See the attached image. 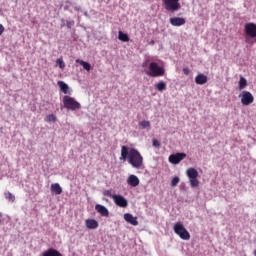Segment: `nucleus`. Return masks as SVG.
<instances>
[{"mask_svg": "<svg viewBox=\"0 0 256 256\" xmlns=\"http://www.w3.org/2000/svg\"><path fill=\"white\" fill-rule=\"evenodd\" d=\"M121 160L128 161L133 168L140 169L143 166V156L135 149L128 146H122L121 149Z\"/></svg>", "mask_w": 256, "mask_h": 256, "instance_id": "1", "label": "nucleus"}, {"mask_svg": "<svg viewBox=\"0 0 256 256\" xmlns=\"http://www.w3.org/2000/svg\"><path fill=\"white\" fill-rule=\"evenodd\" d=\"M146 75L152 78L162 77L165 75V68L160 66L157 62H150V64H148Z\"/></svg>", "mask_w": 256, "mask_h": 256, "instance_id": "2", "label": "nucleus"}, {"mask_svg": "<svg viewBox=\"0 0 256 256\" xmlns=\"http://www.w3.org/2000/svg\"><path fill=\"white\" fill-rule=\"evenodd\" d=\"M181 0H162V6L170 13L178 12L181 9Z\"/></svg>", "mask_w": 256, "mask_h": 256, "instance_id": "3", "label": "nucleus"}, {"mask_svg": "<svg viewBox=\"0 0 256 256\" xmlns=\"http://www.w3.org/2000/svg\"><path fill=\"white\" fill-rule=\"evenodd\" d=\"M174 233L179 235L184 241H189V239H191L190 233L181 222H176V224H174Z\"/></svg>", "mask_w": 256, "mask_h": 256, "instance_id": "4", "label": "nucleus"}, {"mask_svg": "<svg viewBox=\"0 0 256 256\" xmlns=\"http://www.w3.org/2000/svg\"><path fill=\"white\" fill-rule=\"evenodd\" d=\"M186 176H188V180L190 181V186H192V188L199 186V172L195 168H189L186 170Z\"/></svg>", "mask_w": 256, "mask_h": 256, "instance_id": "5", "label": "nucleus"}, {"mask_svg": "<svg viewBox=\"0 0 256 256\" xmlns=\"http://www.w3.org/2000/svg\"><path fill=\"white\" fill-rule=\"evenodd\" d=\"M64 107L71 111H76L81 108V104L77 102L73 97L64 96L63 98Z\"/></svg>", "mask_w": 256, "mask_h": 256, "instance_id": "6", "label": "nucleus"}, {"mask_svg": "<svg viewBox=\"0 0 256 256\" xmlns=\"http://www.w3.org/2000/svg\"><path fill=\"white\" fill-rule=\"evenodd\" d=\"M239 97L241 98V104L243 106H249L254 102V96L249 91H242Z\"/></svg>", "mask_w": 256, "mask_h": 256, "instance_id": "7", "label": "nucleus"}, {"mask_svg": "<svg viewBox=\"0 0 256 256\" xmlns=\"http://www.w3.org/2000/svg\"><path fill=\"white\" fill-rule=\"evenodd\" d=\"M244 32L247 36L251 38L256 37V24L255 23H246L244 26Z\"/></svg>", "mask_w": 256, "mask_h": 256, "instance_id": "8", "label": "nucleus"}, {"mask_svg": "<svg viewBox=\"0 0 256 256\" xmlns=\"http://www.w3.org/2000/svg\"><path fill=\"white\" fill-rule=\"evenodd\" d=\"M186 154L185 153H176V154H172L170 155V157H168V161H170V163L176 165L179 164L182 160H184L186 158Z\"/></svg>", "mask_w": 256, "mask_h": 256, "instance_id": "9", "label": "nucleus"}, {"mask_svg": "<svg viewBox=\"0 0 256 256\" xmlns=\"http://www.w3.org/2000/svg\"><path fill=\"white\" fill-rule=\"evenodd\" d=\"M113 200H114V202L116 203V205H118V206H120V207H123V208H125V207H127L128 206V201H127V199L124 197V196H122V195H114L113 196Z\"/></svg>", "mask_w": 256, "mask_h": 256, "instance_id": "10", "label": "nucleus"}, {"mask_svg": "<svg viewBox=\"0 0 256 256\" xmlns=\"http://www.w3.org/2000/svg\"><path fill=\"white\" fill-rule=\"evenodd\" d=\"M186 24V20L181 17H172L170 18V25L174 27H180Z\"/></svg>", "mask_w": 256, "mask_h": 256, "instance_id": "11", "label": "nucleus"}, {"mask_svg": "<svg viewBox=\"0 0 256 256\" xmlns=\"http://www.w3.org/2000/svg\"><path fill=\"white\" fill-rule=\"evenodd\" d=\"M124 219L130 224L133 225L134 227H137V225H139V222L137 220V217H134L132 214L130 213H126L124 215Z\"/></svg>", "mask_w": 256, "mask_h": 256, "instance_id": "12", "label": "nucleus"}, {"mask_svg": "<svg viewBox=\"0 0 256 256\" xmlns=\"http://www.w3.org/2000/svg\"><path fill=\"white\" fill-rule=\"evenodd\" d=\"M85 225H86L87 229H92V230L98 229V227H99V223L95 219H87L85 221Z\"/></svg>", "mask_w": 256, "mask_h": 256, "instance_id": "13", "label": "nucleus"}, {"mask_svg": "<svg viewBox=\"0 0 256 256\" xmlns=\"http://www.w3.org/2000/svg\"><path fill=\"white\" fill-rule=\"evenodd\" d=\"M95 209L97 210L98 213L101 214V216H103V217L109 216V210L105 206H103L101 204H97L95 206Z\"/></svg>", "mask_w": 256, "mask_h": 256, "instance_id": "14", "label": "nucleus"}, {"mask_svg": "<svg viewBox=\"0 0 256 256\" xmlns=\"http://www.w3.org/2000/svg\"><path fill=\"white\" fill-rule=\"evenodd\" d=\"M127 183L132 187H136L139 185L140 180L136 175H130L127 180Z\"/></svg>", "mask_w": 256, "mask_h": 256, "instance_id": "15", "label": "nucleus"}, {"mask_svg": "<svg viewBox=\"0 0 256 256\" xmlns=\"http://www.w3.org/2000/svg\"><path fill=\"white\" fill-rule=\"evenodd\" d=\"M43 256H63L58 250L54 248H49L43 252Z\"/></svg>", "mask_w": 256, "mask_h": 256, "instance_id": "16", "label": "nucleus"}, {"mask_svg": "<svg viewBox=\"0 0 256 256\" xmlns=\"http://www.w3.org/2000/svg\"><path fill=\"white\" fill-rule=\"evenodd\" d=\"M195 81H196V84L198 85H204L207 83L208 78L204 74H198V76H196Z\"/></svg>", "mask_w": 256, "mask_h": 256, "instance_id": "17", "label": "nucleus"}, {"mask_svg": "<svg viewBox=\"0 0 256 256\" xmlns=\"http://www.w3.org/2000/svg\"><path fill=\"white\" fill-rule=\"evenodd\" d=\"M138 127H140V130L146 129V130H150L151 129V123L150 121H140L138 122Z\"/></svg>", "mask_w": 256, "mask_h": 256, "instance_id": "18", "label": "nucleus"}, {"mask_svg": "<svg viewBox=\"0 0 256 256\" xmlns=\"http://www.w3.org/2000/svg\"><path fill=\"white\" fill-rule=\"evenodd\" d=\"M51 191L54 192L57 195H60L63 192L59 183L52 184L51 185Z\"/></svg>", "mask_w": 256, "mask_h": 256, "instance_id": "19", "label": "nucleus"}, {"mask_svg": "<svg viewBox=\"0 0 256 256\" xmlns=\"http://www.w3.org/2000/svg\"><path fill=\"white\" fill-rule=\"evenodd\" d=\"M248 85L247 80L244 77H240L238 81V88L239 90H243Z\"/></svg>", "mask_w": 256, "mask_h": 256, "instance_id": "20", "label": "nucleus"}, {"mask_svg": "<svg viewBox=\"0 0 256 256\" xmlns=\"http://www.w3.org/2000/svg\"><path fill=\"white\" fill-rule=\"evenodd\" d=\"M58 85L62 92H64L65 94H68L69 86L65 82L59 81Z\"/></svg>", "mask_w": 256, "mask_h": 256, "instance_id": "21", "label": "nucleus"}, {"mask_svg": "<svg viewBox=\"0 0 256 256\" xmlns=\"http://www.w3.org/2000/svg\"><path fill=\"white\" fill-rule=\"evenodd\" d=\"M167 88V84L163 81L158 82V84H156V90L163 92L165 91Z\"/></svg>", "mask_w": 256, "mask_h": 256, "instance_id": "22", "label": "nucleus"}, {"mask_svg": "<svg viewBox=\"0 0 256 256\" xmlns=\"http://www.w3.org/2000/svg\"><path fill=\"white\" fill-rule=\"evenodd\" d=\"M76 62L79 63L80 65H82L85 70H87V71L91 70V65L88 62H85L80 59H77Z\"/></svg>", "mask_w": 256, "mask_h": 256, "instance_id": "23", "label": "nucleus"}, {"mask_svg": "<svg viewBox=\"0 0 256 256\" xmlns=\"http://www.w3.org/2000/svg\"><path fill=\"white\" fill-rule=\"evenodd\" d=\"M119 40L123 41V42H128L130 40L128 34L119 31V36H118Z\"/></svg>", "mask_w": 256, "mask_h": 256, "instance_id": "24", "label": "nucleus"}, {"mask_svg": "<svg viewBox=\"0 0 256 256\" xmlns=\"http://www.w3.org/2000/svg\"><path fill=\"white\" fill-rule=\"evenodd\" d=\"M57 117L54 114H50L46 117L45 121L49 123H54L56 122Z\"/></svg>", "mask_w": 256, "mask_h": 256, "instance_id": "25", "label": "nucleus"}, {"mask_svg": "<svg viewBox=\"0 0 256 256\" xmlns=\"http://www.w3.org/2000/svg\"><path fill=\"white\" fill-rule=\"evenodd\" d=\"M5 197L7 200H9L10 202H14L16 197L15 195H13L11 192H5Z\"/></svg>", "mask_w": 256, "mask_h": 256, "instance_id": "26", "label": "nucleus"}, {"mask_svg": "<svg viewBox=\"0 0 256 256\" xmlns=\"http://www.w3.org/2000/svg\"><path fill=\"white\" fill-rule=\"evenodd\" d=\"M179 182H180V178L178 176H176V177L172 178V182H170V185L172 187H175L178 185Z\"/></svg>", "mask_w": 256, "mask_h": 256, "instance_id": "27", "label": "nucleus"}, {"mask_svg": "<svg viewBox=\"0 0 256 256\" xmlns=\"http://www.w3.org/2000/svg\"><path fill=\"white\" fill-rule=\"evenodd\" d=\"M56 63H57V65H59V67H60L61 69H64V68L66 67V65H65V63H64V61H63L62 58H59V59L56 61Z\"/></svg>", "mask_w": 256, "mask_h": 256, "instance_id": "28", "label": "nucleus"}, {"mask_svg": "<svg viewBox=\"0 0 256 256\" xmlns=\"http://www.w3.org/2000/svg\"><path fill=\"white\" fill-rule=\"evenodd\" d=\"M152 146L159 148L161 146L160 142L156 139L152 140Z\"/></svg>", "mask_w": 256, "mask_h": 256, "instance_id": "29", "label": "nucleus"}, {"mask_svg": "<svg viewBox=\"0 0 256 256\" xmlns=\"http://www.w3.org/2000/svg\"><path fill=\"white\" fill-rule=\"evenodd\" d=\"M105 196H109V197H112L115 195V194H112V191L111 190H105L104 193H103Z\"/></svg>", "mask_w": 256, "mask_h": 256, "instance_id": "30", "label": "nucleus"}, {"mask_svg": "<svg viewBox=\"0 0 256 256\" xmlns=\"http://www.w3.org/2000/svg\"><path fill=\"white\" fill-rule=\"evenodd\" d=\"M74 25H75V21H73V20L67 21V27L69 29L72 28V26H74Z\"/></svg>", "mask_w": 256, "mask_h": 256, "instance_id": "31", "label": "nucleus"}, {"mask_svg": "<svg viewBox=\"0 0 256 256\" xmlns=\"http://www.w3.org/2000/svg\"><path fill=\"white\" fill-rule=\"evenodd\" d=\"M182 71L184 72L185 75L190 74V69L189 68H184V69H182Z\"/></svg>", "mask_w": 256, "mask_h": 256, "instance_id": "32", "label": "nucleus"}, {"mask_svg": "<svg viewBox=\"0 0 256 256\" xmlns=\"http://www.w3.org/2000/svg\"><path fill=\"white\" fill-rule=\"evenodd\" d=\"M4 31H5L4 26L0 24V36L3 34Z\"/></svg>", "mask_w": 256, "mask_h": 256, "instance_id": "33", "label": "nucleus"}, {"mask_svg": "<svg viewBox=\"0 0 256 256\" xmlns=\"http://www.w3.org/2000/svg\"><path fill=\"white\" fill-rule=\"evenodd\" d=\"M74 9H75L76 11H82L81 6H78V5H76V6L74 7Z\"/></svg>", "mask_w": 256, "mask_h": 256, "instance_id": "34", "label": "nucleus"}, {"mask_svg": "<svg viewBox=\"0 0 256 256\" xmlns=\"http://www.w3.org/2000/svg\"><path fill=\"white\" fill-rule=\"evenodd\" d=\"M185 187H186V184L185 183H182V184H180V189H185Z\"/></svg>", "mask_w": 256, "mask_h": 256, "instance_id": "35", "label": "nucleus"}, {"mask_svg": "<svg viewBox=\"0 0 256 256\" xmlns=\"http://www.w3.org/2000/svg\"><path fill=\"white\" fill-rule=\"evenodd\" d=\"M148 60H146L144 63H142V67H147Z\"/></svg>", "mask_w": 256, "mask_h": 256, "instance_id": "36", "label": "nucleus"}, {"mask_svg": "<svg viewBox=\"0 0 256 256\" xmlns=\"http://www.w3.org/2000/svg\"><path fill=\"white\" fill-rule=\"evenodd\" d=\"M70 9V7L68 6V5H66L65 7H64V10H66V11H68Z\"/></svg>", "mask_w": 256, "mask_h": 256, "instance_id": "37", "label": "nucleus"}, {"mask_svg": "<svg viewBox=\"0 0 256 256\" xmlns=\"http://www.w3.org/2000/svg\"><path fill=\"white\" fill-rule=\"evenodd\" d=\"M84 15H85L87 18L90 17L87 11L84 12Z\"/></svg>", "mask_w": 256, "mask_h": 256, "instance_id": "38", "label": "nucleus"}, {"mask_svg": "<svg viewBox=\"0 0 256 256\" xmlns=\"http://www.w3.org/2000/svg\"><path fill=\"white\" fill-rule=\"evenodd\" d=\"M150 44L154 45V44H155V41L150 42Z\"/></svg>", "mask_w": 256, "mask_h": 256, "instance_id": "39", "label": "nucleus"}, {"mask_svg": "<svg viewBox=\"0 0 256 256\" xmlns=\"http://www.w3.org/2000/svg\"><path fill=\"white\" fill-rule=\"evenodd\" d=\"M254 256H256V250H254Z\"/></svg>", "mask_w": 256, "mask_h": 256, "instance_id": "40", "label": "nucleus"}]
</instances>
